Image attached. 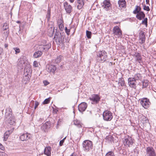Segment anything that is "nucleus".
<instances>
[{"instance_id":"30","label":"nucleus","mask_w":156,"mask_h":156,"mask_svg":"<svg viewBox=\"0 0 156 156\" xmlns=\"http://www.w3.org/2000/svg\"><path fill=\"white\" fill-rule=\"evenodd\" d=\"M83 149L84 151H87L88 148V140L84 141L83 143Z\"/></svg>"},{"instance_id":"10","label":"nucleus","mask_w":156,"mask_h":156,"mask_svg":"<svg viewBox=\"0 0 156 156\" xmlns=\"http://www.w3.org/2000/svg\"><path fill=\"white\" fill-rule=\"evenodd\" d=\"M64 8L66 13L69 14L72 11V7L71 5L69 4L68 3L66 2L63 3Z\"/></svg>"},{"instance_id":"20","label":"nucleus","mask_w":156,"mask_h":156,"mask_svg":"<svg viewBox=\"0 0 156 156\" xmlns=\"http://www.w3.org/2000/svg\"><path fill=\"white\" fill-rule=\"evenodd\" d=\"M51 126V124L49 122H47L43 124L41 126L42 130L45 131L46 129L50 128Z\"/></svg>"},{"instance_id":"15","label":"nucleus","mask_w":156,"mask_h":156,"mask_svg":"<svg viewBox=\"0 0 156 156\" xmlns=\"http://www.w3.org/2000/svg\"><path fill=\"white\" fill-rule=\"evenodd\" d=\"M87 104L86 103L82 102L78 106V109L80 112H82L84 111L87 107Z\"/></svg>"},{"instance_id":"37","label":"nucleus","mask_w":156,"mask_h":156,"mask_svg":"<svg viewBox=\"0 0 156 156\" xmlns=\"http://www.w3.org/2000/svg\"><path fill=\"white\" fill-rule=\"evenodd\" d=\"M144 19V20L142 21L141 23L143 24H144L147 27V18H145Z\"/></svg>"},{"instance_id":"4","label":"nucleus","mask_w":156,"mask_h":156,"mask_svg":"<svg viewBox=\"0 0 156 156\" xmlns=\"http://www.w3.org/2000/svg\"><path fill=\"white\" fill-rule=\"evenodd\" d=\"M113 34L114 36H116L119 38L122 37V31L118 26H115L114 27L112 30Z\"/></svg>"},{"instance_id":"24","label":"nucleus","mask_w":156,"mask_h":156,"mask_svg":"<svg viewBox=\"0 0 156 156\" xmlns=\"http://www.w3.org/2000/svg\"><path fill=\"white\" fill-rule=\"evenodd\" d=\"M9 28V25L8 24L6 23H4L3 27L2 29L4 30H6V33H5V36L6 37L8 36V34L9 33V30L8 29Z\"/></svg>"},{"instance_id":"26","label":"nucleus","mask_w":156,"mask_h":156,"mask_svg":"<svg viewBox=\"0 0 156 156\" xmlns=\"http://www.w3.org/2000/svg\"><path fill=\"white\" fill-rule=\"evenodd\" d=\"M10 117L7 118L8 120V122L10 125H13L15 122V119L13 116L12 117V115L11 114L10 115Z\"/></svg>"},{"instance_id":"3","label":"nucleus","mask_w":156,"mask_h":156,"mask_svg":"<svg viewBox=\"0 0 156 156\" xmlns=\"http://www.w3.org/2000/svg\"><path fill=\"white\" fill-rule=\"evenodd\" d=\"M123 143L124 146L130 147L133 143V139L129 136H125L124 138Z\"/></svg>"},{"instance_id":"2","label":"nucleus","mask_w":156,"mask_h":156,"mask_svg":"<svg viewBox=\"0 0 156 156\" xmlns=\"http://www.w3.org/2000/svg\"><path fill=\"white\" fill-rule=\"evenodd\" d=\"M51 44L48 43L46 44V43H43V44H41L38 45H37V50L40 51H47L51 47Z\"/></svg>"},{"instance_id":"25","label":"nucleus","mask_w":156,"mask_h":156,"mask_svg":"<svg viewBox=\"0 0 156 156\" xmlns=\"http://www.w3.org/2000/svg\"><path fill=\"white\" fill-rule=\"evenodd\" d=\"M77 8L79 9H81L84 5L83 0H77Z\"/></svg>"},{"instance_id":"50","label":"nucleus","mask_w":156,"mask_h":156,"mask_svg":"<svg viewBox=\"0 0 156 156\" xmlns=\"http://www.w3.org/2000/svg\"><path fill=\"white\" fill-rule=\"evenodd\" d=\"M43 83L45 86H46L49 84V83L46 80L43 81Z\"/></svg>"},{"instance_id":"21","label":"nucleus","mask_w":156,"mask_h":156,"mask_svg":"<svg viewBox=\"0 0 156 156\" xmlns=\"http://www.w3.org/2000/svg\"><path fill=\"white\" fill-rule=\"evenodd\" d=\"M145 16L144 12L141 11L136 14V17L139 20H141L145 18Z\"/></svg>"},{"instance_id":"7","label":"nucleus","mask_w":156,"mask_h":156,"mask_svg":"<svg viewBox=\"0 0 156 156\" xmlns=\"http://www.w3.org/2000/svg\"><path fill=\"white\" fill-rule=\"evenodd\" d=\"M147 156H156V153L154 149L152 147H148L146 149Z\"/></svg>"},{"instance_id":"44","label":"nucleus","mask_w":156,"mask_h":156,"mask_svg":"<svg viewBox=\"0 0 156 156\" xmlns=\"http://www.w3.org/2000/svg\"><path fill=\"white\" fill-rule=\"evenodd\" d=\"M13 49L15 51L16 54H17L18 53H19L20 52V50L18 48H14Z\"/></svg>"},{"instance_id":"51","label":"nucleus","mask_w":156,"mask_h":156,"mask_svg":"<svg viewBox=\"0 0 156 156\" xmlns=\"http://www.w3.org/2000/svg\"><path fill=\"white\" fill-rule=\"evenodd\" d=\"M4 148H5L0 143V149L2 150H4Z\"/></svg>"},{"instance_id":"55","label":"nucleus","mask_w":156,"mask_h":156,"mask_svg":"<svg viewBox=\"0 0 156 156\" xmlns=\"http://www.w3.org/2000/svg\"><path fill=\"white\" fill-rule=\"evenodd\" d=\"M70 156H77L76 155H75L74 154H71V155Z\"/></svg>"},{"instance_id":"42","label":"nucleus","mask_w":156,"mask_h":156,"mask_svg":"<svg viewBox=\"0 0 156 156\" xmlns=\"http://www.w3.org/2000/svg\"><path fill=\"white\" fill-rule=\"evenodd\" d=\"M29 70H30L31 71V73L32 71L31 69V68L30 67H28V68H26L24 70V74L25 75V73H27V74H29Z\"/></svg>"},{"instance_id":"18","label":"nucleus","mask_w":156,"mask_h":156,"mask_svg":"<svg viewBox=\"0 0 156 156\" xmlns=\"http://www.w3.org/2000/svg\"><path fill=\"white\" fill-rule=\"evenodd\" d=\"M54 28L55 27L52 25L51 26H50L49 25L48 32L49 33V36L51 37L53 36L54 32Z\"/></svg>"},{"instance_id":"48","label":"nucleus","mask_w":156,"mask_h":156,"mask_svg":"<svg viewBox=\"0 0 156 156\" xmlns=\"http://www.w3.org/2000/svg\"><path fill=\"white\" fill-rule=\"evenodd\" d=\"M39 105V103L37 101H35V106H34V109H36L37 108V107Z\"/></svg>"},{"instance_id":"40","label":"nucleus","mask_w":156,"mask_h":156,"mask_svg":"<svg viewBox=\"0 0 156 156\" xmlns=\"http://www.w3.org/2000/svg\"><path fill=\"white\" fill-rule=\"evenodd\" d=\"M9 131H8V132H6L5 133L4 136V140L6 141L7 139H8V138L9 136Z\"/></svg>"},{"instance_id":"13","label":"nucleus","mask_w":156,"mask_h":156,"mask_svg":"<svg viewBox=\"0 0 156 156\" xmlns=\"http://www.w3.org/2000/svg\"><path fill=\"white\" fill-rule=\"evenodd\" d=\"M136 80L132 77L129 78L128 79V83L129 86L135 89L136 87Z\"/></svg>"},{"instance_id":"22","label":"nucleus","mask_w":156,"mask_h":156,"mask_svg":"<svg viewBox=\"0 0 156 156\" xmlns=\"http://www.w3.org/2000/svg\"><path fill=\"white\" fill-rule=\"evenodd\" d=\"M134 55L136 61L140 64L142 62V57L140 55L139 53H135Z\"/></svg>"},{"instance_id":"45","label":"nucleus","mask_w":156,"mask_h":156,"mask_svg":"<svg viewBox=\"0 0 156 156\" xmlns=\"http://www.w3.org/2000/svg\"><path fill=\"white\" fill-rule=\"evenodd\" d=\"M143 9L144 10L148 11H150V9L148 6H146L145 5L144 6Z\"/></svg>"},{"instance_id":"34","label":"nucleus","mask_w":156,"mask_h":156,"mask_svg":"<svg viewBox=\"0 0 156 156\" xmlns=\"http://www.w3.org/2000/svg\"><path fill=\"white\" fill-rule=\"evenodd\" d=\"M6 111L5 115L9 114V117H10V115H11L10 113H12V111L11 109L10 108H8L6 109Z\"/></svg>"},{"instance_id":"1","label":"nucleus","mask_w":156,"mask_h":156,"mask_svg":"<svg viewBox=\"0 0 156 156\" xmlns=\"http://www.w3.org/2000/svg\"><path fill=\"white\" fill-rule=\"evenodd\" d=\"M65 35L64 33H60L56 31L54 38L55 39L58 44H60L64 41Z\"/></svg>"},{"instance_id":"11","label":"nucleus","mask_w":156,"mask_h":156,"mask_svg":"<svg viewBox=\"0 0 156 156\" xmlns=\"http://www.w3.org/2000/svg\"><path fill=\"white\" fill-rule=\"evenodd\" d=\"M111 5L109 0H105L104 1L102 5V7L106 10H108L110 9Z\"/></svg>"},{"instance_id":"33","label":"nucleus","mask_w":156,"mask_h":156,"mask_svg":"<svg viewBox=\"0 0 156 156\" xmlns=\"http://www.w3.org/2000/svg\"><path fill=\"white\" fill-rule=\"evenodd\" d=\"M132 78H134L135 80H140L141 79V76L140 73H137L134 75L133 77Z\"/></svg>"},{"instance_id":"36","label":"nucleus","mask_w":156,"mask_h":156,"mask_svg":"<svg viewBox=\"0 0 156 156\" xmlns=\"http://www.w3.org/2000/svg\"><path fill=\"white\" fill-rule=\"evenodd\" d=\"M118 84H119V87H120V86H124L125 85V83L124 81L123 80L121 79L120 80H119Z\"/></svg>"},{"instance_id":"38","label":"nucleus","mask_w":156,"mask_h":156,"mask_svg":"<svg viewBox=\"0 0 156 156\" xmlns=\"http://www.w3.org/2000/svg\"><path fill=\"white\" fill-rule=\"evenodd\" d=\"M50 16H51V12L50 10L48 9L47 12V14L46 16V17L47 18V20L48 21H49L50 18Z\"/></svg>"},{"instance_id":"57","label":"nucleus","mask_w":156,"mask_h":156,"mask_svg":"<svg viewBox=\"0 0 156 156\" xmlns=\"http://www.w3.org/2000/svg\"><path fill=\"white\" fill-rule=\"evenodd\" d=\"M17 23H20V21H17Z\"/></svg>"},{"instance_id":"39","label":"nucleus","mask_w":156,"mask_h":156,"mask_svg":"<svg viewBox=\"0 0 156 156\" xmlns=\"http://www.w3.org/2000/svg\"><path fill=\"white\" fill-rule=\"evenodd\" d=\"M50 97L46 99L43 102V104H46L49 103L50 102Z\"/></svg>"},{"instance_id":"5","label":"nucleus","mask_w":156,"mask_h":156,"mask_svg":"<svg viewBox=\"0 0 156 156\" xmlns=\"http://www.w3.org/2000/svg\"><path fill=\"white\" fill-rule=\"evenodd\" d=\"M98 59L99 61L104 62L107 58V53L105 51L98 52L97 54Z\"/></svg>"},{"instance_id":"35","label":"nucleus","mask_w":156,"mask_h":156,"mask_svg":"<svg viewBox=\"0 0 156 156\" xmlns=\"http://www.w3.org/2000/svg\"><path fill=\"white\" fill-rule=\"evenodd\" d=\"M143 88L146 87L148 85V81L147 80H145L142 82Z\"/></svg>"},{"instance_id":"43","label":"nucleus","mask_w":156,"mask_h":156,"mask_svg":"<svg viewBox=\"0 0 156 156\" xmlns=\"http://www.w3.org/2000/svg\"><path fill=\"white\" fill-rule=\"evenodd\" d=\"M105 156H115L114 153L112 151H109L106 154Z\"/></svg>"},{"instance_id":"56","label":"nucleus","mask_w":156,"mask_h":156,"mask_svg":"<svg viewBox=\"0 0 156 156\" xmlns=\"http://www.w3.org/2000/svg\"><path fill=\"white\" fill-rule=\"evenodd\" d=\"M7 47V45L6 44H5V48Z\"/></svg>"},{"instance_id":"16","label":"nucleus","mask_w":156,"mask_h":156,"mask_svg":"<svg viewBox=\"0 0 156 156\" xmlns=\"http://www.w3.org/2000/svg\"><path fill=\"white\" fill-rule=\"evenodd\" d=\"M139 37V43L141 44L144 43L145 41V37L144 33L143 31H142L140 32Z\"/></svg>"},{"instance_id":"53","label":"nucleus","mask_w":156,"mask_h":156,"mask_svg":"<svg viewBox=\"0 0 156 156\" xmlns=\"http://www.w3.org/2000/svg\"><path fill=\"white\" fill-rule=\"evenodd\" d=\"M146 2L147 4H149V0H146Z\"/></svg>"},{"instance_id":"19","label":"nucleus","mask_w":156,"mask_h":156,"mask_svg":"<svg viewBox=\"0 0 156 156\" xmlns=\"http://www.w3.org/2000/svg\"><path fill=\"white\" fill-rule=\"evenodd\" d=\"M51 147L48 146L45 148L44 151V154L47 156H51Z\"/></svg>"},{"instance_id":"12","label":"nucleus","mask_w":156,"mask_h":156,"mask_svg":"<svg viewBox=\"0 0 156 156\" xmlns=\"http://www.w3.org/2000/svg\"><path fill=\"white\" fill-rule=\"evenodd\" d=\"M28 72L29 74H27V73H25V75H24L23 79V83L25 84L29 82V80L31 76L30 71L29 70Z\"/></svg>"},{"instance_id":"46","label":"nucleus","mask_w":156,"mask_h":156,"mask_svg":"<svg viewBox=\"0 0 156 156\" xmlns=\"http://www.w3.org/2000/svg\"><path fill=\"white\" fill-rule=\"evenodd\" d=\"M65 29L67 34L68 35H69L70 30L69 29H68L66 27H65Z\"/></svg>"},{"instance_id":"29","label":"nucleus","mask_w":156,"mask_h":156,"mask_svg":"<svg viewBox=\"0 0 156 156\" xmlns=\"http://www.w3.org/2000/svg\"><path fill=\"white\" fill-rule=\"evenodd\" d=\"M62 21L60 19L58 20V23L59 26V29L62 31L64 29V25L62 23Z\"/></svg>"},{"instance_id":"17","label":"nucleus","mask_w":156,"mask_h":156,"mask_svg":"<svg viewBox=\"0 0 156 156\" xmlns=\"http://www.w3.org/2000/svg\"><path fill=\"white\" fill-rule=\"evenodd\" d=\"M56 69V67L54 65H48L46 66V69L49 72L54 73Z\"/></svg>"},{"instance_id":"9","label":"nucleus","mask_w":156,"mask_h":156,"mask_svg":"<svg viewBox=\"0 0 156 156\" xmlns=\"http://www.w3.org/2000/svg\"><path fill=\"white\" fill-rule=\"evenodd\" d=\"M140 103L143 107L147 109L149 107L150 102L147 98H143L140 101Z\"/></svg>"},{"instance_id":"32","label":"nucleus","mask_w":156,"mask_h":156,"mask_svg":"<svg viewBox=\"0 0 156 156\" xmlns=\"http://www.w3.org/2000/svg\"><path fill=\"white\" fill-rule=\"evenodd\" d=\"M63 59V57L61 55H59L57 57L55 60V63L57 64L60 62Z\"/></svg>"},{"instance_id":"54","label":"nucleus","mask_w":156,"mask_h":156,"mask_svg":"<svg viewBox=\"0 0 156 156\" xmlns=\"http://www.w3.org/2000/svg\"><path fill=\"white\" fill-rule=\"evenodd\" d=\"M86 35L87 38H88V30L86 31Z\"/></svg>"},{"instance_id":"28","label":"nucleus","mask_w":156,"mask_h":156,"mask_svg":"<svg viewBox=\"0 0 156 156\" xmlns=\"http://www.w3.org/2000/svg\"><path fill=\"white\" fill-rule=\"evenodd\" d=\"M43 53L41 51H36L34 54L33 56L35 58H38L41 57Z\"/></svg>"},{"instance_id":"6","label":"nucleus","mask_w":156,"mask_h":156,"mask_svg":"<svg viewBox=\"0 0 156 156\" xmlns=\"http://www.w3.org/2000/svg\"><path fill=\"white\" fill-rule=\"evenodd\" d=\"M103 116L104 119L107 121H110L113 118L112 113L108 110L105 111L104 112Z\"/></svg>"},{"instance_id":"14","label":"nucleus","mask_w":156,"mask_h":156,"mask_svg":"<svg viewBox=\"0 0 156 156\" xmlns=\"http://www.w3.org/2000/svg\"><path fill=\"white\" fill-rule=\"evenodd\" d=\"M31 135L28 133H24L20 136V139L22 141H27L30 139Z\"/></svg>"},{"instance_id":"23","label":"nucleus","mask_w":156,"mask_h":156,"mask_svg":"<svg viewBox=\"0 0 156 156\" xmlns=\"http://www.w3.org/2000/svg\"><path fill=\"white\" fill-rule=\"evenodd\" d=\"M119 7L121 8L125 7L126 6V2L125 0H119L118 1Z\"/></svg>"},{"instance_id":"49","label":"nucleus","mask_w":156,"mask_h":156,"mask_svg":"<svg viewBox=\"0 0 156 156\" xmlns=\"http://www.w3.org/2000/svg\"><path fill=\"white\" fill-rule=\"evenodd\" d=\"M33 66L35 67H37L38 66V63L37 61H34L33 63Z\"/></svg>"},{"instance_id":"52","label":"nucleus","mask_w":156,"mask_h":156,"mask_svg":"<svg viewBox=\"0 0 156 156\" xmlns=\"http://www.w3.org/2000/svg\"><path fill=\"white\" fill-rule=\"evenodd\" d=\"M92 33L90 31H88V39L91 38Z\"/></svg>"},{"instance_id":"58","label":"nucleus","mask_w":156,"mask_h":156,"mask_svg":"<svg viewBox=\"0 0 156 156\" xmlns=\"http://www.w3.org/2000/svg\"><path fill=\"white\" fill-rule=\"evenodd\" d=\"M42 120V119H40V120Z\"/></svg>"},{"instance_id":"41","label":"nucleus","mask_w":156,"mask_h":156,"mask_svg":"<svg viewBox=\"0 0 156 156\" xmlns=\"http://www.w3.org/2000/svg\"><path fill=\"white\" fill-rule=\"evenodd\" d=\"M88 150L90 149H92L93 148V144L91 141L88 140Z\"/></svg>"},{"instance_id":"27","label":"nucleus","mask_w":156,"mask_h":156,"mask_svg":"<svg viewBox=\"0 0 156 156\" xmlns=\"http://www.w3.org/2000/svg\"><path fill=\"white\" fill-rule=\"evenodd\" d=\"M73 123L74 125L79 128H80L82 126V124L81 122L77 119H75L73 121Z\"/></svg>"},{"instance_id":"47","label":"nucleus","mask_w":156,"mask_h":156,"mask_svg":"<svg viewBox=\"0 0 156 156\" xmlns=\"http://www.w3.org/2000/svg\"><path fill=\"white\" fill-rule=\"evenodd\" d=\"M66 137L64 138L62 140L60 141L59 142V145L60 146H62L64 142V140H65Z\"/></svg>"},{"instance_id":"31","label":"nucleus","mask_w":156,"mask_h":156,"mask_svg":"<svg viewBox=\"0 0 156 156\" xmlns=\"http://www.w3.org/2000/svg\"><path fill=\"white\" fill-rule=\"evenodd\" d=\"M141 10V8L140 6L136 5V6L135 9L133 11L134 14H137L140 12Z\"/></svg>"},{"instance_id":"8","label":"nucleus","mask_w":156,"mask_h":156,"mask_svg":"<svg viewBox=\"0 0 156 156\" xmlns=\"http://www.w3.org/2000/svg\"><path fill=\"white\" fill-rule=\"evenodd\" d=\"M100 98L98 94H93L90 98V99L92 104L97 103L100 101Z\"/></svg>"}]
</instances>
